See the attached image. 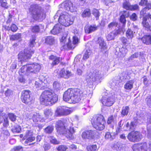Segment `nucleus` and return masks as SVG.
Instances as JSON below:
<instances>
[{
    "label": "nucleus",
    "mask_w": 151,
    "mask_h": 151,
    "mask_svg": "<svg viewBox=\"0 0 151 151\" xmlns=\"http://www.w3.org/2000/svg\"><path fill=\"white\" fill-rule=\"evenodd\" d=\"M59 16L58 21L60 24H56L51 30L52 33L53 35H56L61 32L62 30V26L68 27L73 24L74 18L67 13H61L60 11L57 12L54 16L55 19Z\"/></svg>",
    "instance_id": "nucleus-1"
},
{
    "label": "nucleus",
    "mask_w": 151,
    "mask_h": 151,
    "mask_svg": "<svg viewBox=\"0 0 151 151\" xmlns=\"http://www.w3.org/2000/svg\"><path fill=\"white\" fill-rule=\"evenodd\" d=\"M73 124L69 121L64 120L63 122L58 120L56 123L55 127L57 132L64 134L68 139L73 138V134L75 132Z\"/></svg>",
    "instance_id": "nucleus-2"
},
{
    "label": "nucleus",
    "mask_w": 151,
    "mask_h": 151,
    "mask_svg": "<svg viewBox=\"0 0 151 151\" xmlns=\"http://www.w3.org/2000/svg\"><path fill=\"white\" fill-rule=\"evenodd\" d=\"M82 93L81 91L78 89H68L64 93L63 100L69 103H76L80 100Z\"/></svg>",
    "instance_id": "nucleus-3"
},
{
    "label": "nucleus",
    "mask_w": 151,
    "mask_h": 151,
    "mask_svg": "<svg viewBox=\"0 0 151 151\" xmlns=\"http://www.w3.org/2000/svg\"><path fill=\"white\" fill-rule=\"evenodd\" d=\"M40 103L46 106L51 105L58 100V96L54 93L45 91L42 93L40 97Z\"/></svg>",
    "instance_id": "nucleus-4"
},
{
    "label": "nucleus",
    "mask_w": 151,
    "mask_h": 151,
    "mask_svg": "<svg viewBox=\"0 0 151 151\" xmlns=\"http://www.w3.org/2000/svg\"><path fill=\"white\" fill-rule=\"evenodd\" d=\"M72 43L69 37L67 38V34H65L63 35L60 39L61 45L62 50L74 48L75 45H77L79 42L80 39L77 36H74L73 37Z\"/></svg>",
    "instance_id": "nucleus-5"
},
{
    "label": "nucleus",
    "mask_w": 151,
    "mask_h": 151,
    "mask_svg": "<svg viewBox=\"0 0 151 151\" xmlns=\"http://www.w3.org/2000/svg\"><path fill=\"white\" fill-rule=\"evenodd\" d=\"M29 11L33 19L35 20L42 21L45 17V13L42 10L41 7L37 5L31 6Z\"/></svg>",
    "instance_id": "nucleus-6"
},
{
    "label": "nucleus",
    "mask_w": 151,
    "mask_h": 151,
    "mask_svg": "<svg viewBox=\"0 0 151 151\" xmlns=\"http://www.w3.org/2000/svg\"><path fill=\"white\" fill-rule=\"evenodd\" d=\"M91 122L93 127L97 130L101 131L105 128L106 122L102 115H98L94 116Z\"/></svg>",
    "instance_id": "nucleus-7"
},
{
    "label": "nucleus",
    "mask_w": 151,
    "mask_h": 151,
    "mask_svg": "<svg viewBox=\"0 0 151 151\" xmlns=\"http://www.w3.org/2000/svg\"><path fill=\"white\" fill-rule=\"evenodd\" d=\"M40 68V65L37 63L28 65L21 68L19 74L21 75H22V73L28 75L30 73H35L39 71Z\"/></svg>",
    "instance_id": "nucleus-8"
},
{
    "label": "nucleus",
    "mask_w": 151,
    "mask_h": 151,
    "mask_svg": "<svg viewBox=\"0 0 151 151\" xmlns=\"http://www.w3.org/2000/svg\"><path fill=\"white\" fill-rule=\"evenodd\" d=\"M102 76L101 71L91 70L87 72L86 76V80L88 82L95 81L101 79Z\"/></svg>",
    "instance_id": "nucleus-9"
},
{
    "label": "nucleus",
    "mask_w": 151,
    "mask_h": 151,
    "mask_svg": "<svg viewBox=\"0 0 151 151\" xmlns=\"http://www.w3.org/2000/svg\"><path fill=\"white\" fill-rule=\"evenodd\" d=\"M51 81V79L47 76L45 77L43 76L40 77V81H36L35 86L38 90L40 89H44L47 86Z\"/></svg>",
    "instance_id": "nucleus-10"
},
{
    "label": "nucleus",
    "mask_w": 151,
    "mask_h": 151,
    "mask_svg": "<svg viewBox=\"0 0 151 151\" xmlns=\"http://www.w3.org/2000/svg\"><path fill=\"white\" fill-rule=\"evenodd\" d=\"M32 51L25 49L24 51L21 52L18 55V59L20 61H26L30 58L32 55L33 53Z\"/></svg>",
    "instance_id": "nucleus-11"
},
{
    "label": "nucleus",
    "mask_w": 151,
    "mask_h": 151,
    "mask_svg": "<svg viewBox=\"0 0 151 151\" xmlns=\"http://www.w3.org/2000/svg\"><path fill=\"white\" fill-rule=\"evenodd\" d=\"M59 7L64 9L68 11L73 12L76 11V8L73 6L71 1H66L64 2L59 5Z\"/></svg>",
    "instance_id": "nucleus-12"
},
{
    "label": "nucleus",
    "mask_w": 151,
    "mask_h": 151,
    "mask_svg": "<svg viewBox=\"0 0 151 151\" xmlns=\"http://www.w3.org/2000/svg\"><path fill=\"white\" fill-rule=\"evenodd\" d=\"M72 109L67 107H58L55 111L57 116H66L70 114L72 112Z\"/></svg>",
    "instance_id": "nucleus-13"
},
{
    "label": "nucleus",
    "mask_w": 151,
    "mask_h": 151,
    "mask_svg": "<svg viewBox=\"0 0 151 151\" xmlns=\"http://www.w3.org/2000/svg\"><path fill=\"white\" fill-rule=\"evenodd\" d=\"M54 73H57L59 77L65 79H68L72 76L70 71L65 68H63L59 70L56 69Z\"/></svg>",
    "instance_id": "nucleus-14"
},
{
    "label": "nucleus",
    "mask_w": 151,
    "mask_h": 151,
    "mask_svg": "<svg viewBox=\"0 0 151 151\" xmlns=\"http://www.w3.org/2000/svg\"><path fill=\"white\" fill-rule=\"evenodd\" d=\"M142 137V135L139 132L132 131L129 133L127 138L130 141L134 142L139 141Z\"/></svg>",
    "instance_id": "nucleus-15"
},
{
    "label": "nucleus",
    "mask_w": 151,
    "mask_h": 151,
    "mask_svg": "<svg viewBox=\"0 0 151 151\" xmlns=\"http://www.w3.org/2000/svg\"><path fill=\"white\" fill-rule=\"evenodd\" d=\"M101 101L103 105L107 106H112L115 102L114 99L113 97L109 96L106 95L103 96Z\"/></svg>",
    "instance_id": "nucleus-16"
},
{
    "label": "nucleus",
    "mask_w": 151,
    "mask_h": 151,
    "mask_svg": "<svg viewBox=\"0 0 151 151\" xmlns=\"http://www.w3.org/2000/svg\"><path fill=\"white\" fill-rule=\"evenodd\" d=\"M35 139V137L33 136L32 132L31 130H28L27 131L26 134L22 140H26L24 141V144L26 145L33 141Z\"/></svg>",
    "instance_id": "nucleus-17"
},
{
    "label": "nucleus",
    "mask_w": 151,
    "mask_h": 151,
    "mask_svg": "<svg viewBox=\"0 0 151 151\" xmlns=\"http://www.w3.org/2000/svg\"><path fill=\"white\" fill-rule=\"evenodd\" d=\"M30 91L28 90L24 91L22 93L21 99L22 101L26 104H30L31 99L29 95Z\"/></svg>",
    "instance_id": "nucleus-18"
},
{
    "label": "nucleus",
    "mask_w": 151,
    "mask_h": 151,
    "mask_svg": "<svg viewBox=\"0 0 151 151\" xmlns=\"http://www.w3.org/2000/svg\"><path fill=\"white\" fill-rule=\"evenodd\" d=\"M95 132L91 130L85 131L83 132L81 136L83 139H91L95 137Z\"/></svg>",
    "instance_id": "nucleus-19"
},
{
    "label": "nucleus",
    "mask_w": 151,
    "mask_h": 151,
    "mask_svg": "<svg viewBox=\"0 0 151 151\" xmlns=\"http://www.w3.org/2000/svg\"><path fill=\"white\" fill-rule=\"evenodd\" d=\"M98 43L99 44V49L101 52L103 53H106L107 51L108 47L105 42L104 39L101 37L98 38Z\"/></svg>",
    "instance_id": "nucleus-20"
},
{
    "label": "nucleus",
    "mask_w": 151,
    "mask_h": 151,
    "mask_svg": "<svg viewBox=\"0 0 151 151\" xmlns=\"http://www.w3.org/2000/svg\"><path fill=\"white\" fill-rule=\"evenodd\" d=\"M124 30L122 29H119L116 31H114L110 32L107 36L106 38L108 41L114 39L117 34H123Z\"/></svg>",
    "instance_id": "nucleus-21"
},
{
    "label": "nucleus",
    "mask_w": 151,
    "mask_h": 151,
    "mask_svg": "<svg viewBox=\"0 0 151 151\" xmlns=\"http://www.w3.org/2000/svg\"><path fill=\"white\" fill-rule=\"evenodd\" d=\"M134 151H146L147 144L146 143L134 145L132 147Z\"/></svg>",
    "instance_id": "nucleus-22"
},
{
    "label": "nucleus",
    "mask_w": 151,
    "mask_h": 151,
    "mask_svg": "<svg viewBox=\"0 0 151 151\" xmlns=\"http://www.w3.org/2000/svg\"><path fill=\"white\" fill-rule=\"evenodd\" d=\"M32 120L34 122H37L40 121L41 122H45V119L41 118V116L39 114L36 113L34 114L32 117Z\"/></svg>",
    "instance_id": "nucleus-23"
},
{
    "label": "nucleus",
    "mask_w": 151,
    "mask_h": 151,
    "mask_svg": "<svg viewBox=\"0 0 151 151\" xmlns=\"http://www.w3.org/2000/svg\"><path fill=\"white\" fill-rule=\"evenodd\" d=\"M137 124V123L135 121L132 122L130 125H129V123L128 122L124 127V128H126V129H124V130L128 131L132 130L136 127Z\"/></svg>",
    "instance_id": "nucleus-24"
},
{
    "label": "nucleus",
    "mask_w": 151,
    "mask_h": 151,
    "mask_svg": "<svg viewBox=\"0 0 151 151\" xmlns=\"http://www.w3.org/2000/svg\"><path fill=\"white\" fill-rule=\"evenodd\" d=\"M97 28V27L95 25L87 26L85 27V31L86 33H90L96 31Z\"/></svg>",
    "instance_id": "nucleus-25"
},
{
    "label": "nucleus",
    "mask_w": 151,
    "mask_h": 151,
    "mask_svg": "<svg viewBox=\"0 0 151 151\" xmlns=\"http://www.w3.org/2000/svg\"><path fill=\"white\" fill-rule=\"evenodd\" d=\"M143 42L146 45L151 44V36L150 35H145L142 38Z\"/></svg>",
    "instance_id": "nucleus-26"
},
{
    "label": "nucleus",
    "mask_w": 151,
    "mask_h": 151,
    "mask_svg": "<svg viewBox=\"0 0 151 151\" xmlns=\"http://www.w3.org/2000/svg\"><path fill=\"white\" fill-rule=\"evenodd\" d=\"M112 147L114 150H116L117 151H124V149L122 145L119 143L114 145Z\"/></svg>",
    "instance_id": "nucleus-27"
},
{
    "label": "nucleus",
    "mask_w": 151,
    "mask_h": 151,
    "mask_svg": "<svg viewBox=\"0 0 151 151\" xmlns=\"http://www.w3.org/2000/svg\"><path fill=\"white\" fill-rule=\"evenodd\" d=\"M134 82L132 80L127 82L124 85V88L127 90H130L133 87Z\"/></svg>",
    "instance_id": "nucleus-28"
},
{
    "label": "nucleus",
    "mask_w": 151,
    "mask_h": 151,
    "mask_svg": "<svg viewBox=\"0 0 151 151\" xmlns=\"http://www.w3.org/2000/svg\"><path fill=\"white\" fill-rule=\"evenodd\" d=\"M149 14H148L147 16H145L143 17L142 19V23L143 27L147 29L148 28L149 25L148 23L147 22V18L148 17H149V16H148Z\"/></svg>",
    "instance_id": "nucleus-29"
},
{
    "label": "nucleus",
    "mask_w": 151,
    "mask_h": 151,
    "mask_svg": "<svg viewBox=\"0 0 151 151\" xmlns=\"http://www.w3.org/2000/svg\"><path fill=\"white\" fill-rule=\"evenodd\" d=\"M62 84L58 81L54 82L53 84V87L54 90L58 91L60 90L62 88Z\"/></svg>",
    "instance_id": "nucleus-30"
},
{
    "label": "nucleus",
    "mask_w": 151,
    "mask_h": 151,
    "mask_svg": "<svg viewBox=\"0 0 151 151\" xmlns=\"http://www.w3.org/2000/svg\"><path fill=\"white\" fill-rule=\"evenodd\" d=\"M4 27L7 30H11L13 32H15L17 29L18 28L15 24H12L11 27L9 26H4Z\"/></svg>",
    "instance_id": "nucleus-31"
},
{
    "label": "nucleus",
    "mask_w": 151,
    "mask_h": 151,
    "mask_svg": "<svg viewBox=\"0 0 151 151\" xmlns=\"http://www.w3.org/2000/svg\"><path fill=\"white\" fill-rule=\"evenodd\" d=\"M126 36L128 39H132L134 37L133 32L131 29H128L126 32Z\"/></svg>",
    "instance_id": "nucleus-32"
},
{
    "label": "nucleus",
    "mask_w": 151,
    "mask_h": 151,
    "mask_svg": "<svg viewBox=\"0 0 151 151\" xmlns=\"http://www.w3.org/2000/svg\"><path fill=\"white\" fill-rule=\"evenodd\" d=\"M45 42L50 45H53L55 43L54 39L52 37H48L45 39Z\"/></svg>",
    "instance_id": "nucleus-33"
},
{
    "label": "nucleus",
    "mask_w": 151,
    "mask_h": 151,
    "mask_svg": "<svg viewBox=\"0 0 151 151\" xmlns=\"http://www.w3.org/2000/svg\"><path fill=\"white\" fill-rule=\"evenodd\" d=\"M92 53V51L89 49H87L83 56V59L86 60L88 58Z\"/></svg>",
    "instance_id": "nucleus-34"
},
{
    "label": "nucleus",
    "mask_w": 151,
    "mask_h": 151,
    "mask_svg": "<svg viewBox=\"0 0 151 151\" xmlns=\"http://www.w3.org/2000/svg\"><path fill=\"white\" fill-rule=\"evenodd\" d=\"M21 36L20 34L17 33L15 35H11L10 37V39L12 40H19L21 39Z\"/></svg>",
    "instance_id": "nucleus-35"
},
{
    "label": "nucleus",
    "mask_w": 151,
    "mask_h": 151,
    "mask_svg": "<svg viewBox=\"0 0 151 151\" xmlns=\"http://www.w3.org/2000/svg\"><path fill=\"white\" fill-rule=\"evenodd\" d=\"M129 110V108L128 106H126L125 107H123L122 108V116H124L125 115H127L128 113Z\"/></svg>",
    "instance_id": "nucleus-36"
},
{
    "label": "nucleus",
    "mask_w": 151,
    "mask_h": 151,
    "mask_svg": "<svg viewBox=\"0 0 151 151\" xmlns=\"http://www.w3.org/2000/svg\"><path fill=\"white\" fill-rule=\"evenodd\" d=\"M97 149V146L96 145H90L87 147L88 151H96Z\"/></svg>",
    "instance_id": "nucleus-37"
},
{
    "label": "nucleus",
    "mask_w": 151,
    "mask_h": 151,
    "mask_svg": "<svg viewBox=\"0 0 151 151\" xmlns=\"http://www.w3.org/2000/svg\"><path fill=\"white\" fill-rule=\"evenodd\" d=\"M91 14L90 11L89 9H85L82 12V17H89Z\"/></svg>",
    "instance_id": "nucleus-38"
},
{
    "label": "nucleus",
    "mask_w": 151,
    "mask_h": 151,
    "mask_svg": "<svg viewBox=\"0 0 151 151\" xmlns=\"http://www.w3.org/2000/svg\"><path fill=\"white\" fill-rule=\"evenodd\" d=\"M54 129V127L52 126H49L44 129L45 132L47 134H50Z\"/></svg>",
    "instance_id": "nucleus-39"
},
{
    "label": "nucleus",
    "mask_w": 151,
    "mask_h": 151,
    "mask_svg": "<svg viewBox=\"0 0 151 151\" xmlns=\"http://www.w3.org/2000/svg\"><path fill=\"white\" fill-rule=\"evenodd\" d=\"M44 114L45 117L47 118H50L53 114V112L51 110H46L44 112Z\"/></svg>",
    "instance_id": "nucleus-40"
},
{
    "label": "nucleus",
    "mask_w": 151,
    "mask_h": 151,
    "mask_svg": "<svg viewBox=\"0 0 151 151\" xmlns=\"http://www.w3.org/2000/svg\"><path fill=\"white\" fill-rule=\"evenodd\" d=\"M125 1L123 4V7L127 10H130V4L129 2V0H124Z\"/></svg>",
    "instance_id": "nucleus-41"
},
{
    "label": "nucleus",
    "mask_w": 151,
    "mask_h": 151,
    "mask_svg": "<svg viewBox=\"0 0 151 151\" xmlns=\"http://www.w3.org/2000/svg\"><path fill=\"white\" fill-rule=\"evenodd\" d=\"M129 46L128 45H124L122 48L120 49V52L124 55L126 54L127 51V48L129 47Z\"/></svg>",
    "instance_id": "nucleus-42"
},
{
    "label": "nucleus",
    "mask_w": 151,
    "mask_h": 151,
    "mask_svg": "<svg viewBox=\"0 0 151 151\" xmlns=\"http://www.w3.org/2000/svg\"><path fill=\"white\" fill-rule=\"evenodd\" d=\"M92 14L95 16L96 20L98 19L100 15V13L99 11L95 9L93 10Z\"/></svg>",
    "instance_id": "nucleus-43"
},
{
    "label": "nucleus",
    "mask_w": 151,
    "mask_h": 151,
    "mask_svg": "<svg viewBox=\"0 0 151 151\" xmlns=\"http://www.w3.org/2000/svg\"><path fill=\"white\" fill-rule=\"evenodd\" d=\"M21 130V128L20 126L17 125L12 129V130L13 132L19 133Z\"/></svg>",
    "instance_id": "nucleus-44"
},
{
    "label": "nucleus",
    "mask_w": 151,
    "mask_h": 151,
    "mask_svg": "<svg viewBox=\"0 0 151 151\" xmlns=\"http://www.w3.org/2000/svg\"><path fill=\"white\" fill-rule=\"evenodd\" d=\"M62 60V58H61L57 57L55 58V59L53 60L52 63V65H57Z\"/></svg>",
    "instance_id": "nucleus-45"
},
{
    "label": "nucleus",
    "mask_w": 151,
    "mask_h": 151,
    "mask_svg": "<svg viewBox=\"0 0 151 151\" xmlns=\"http://www.w3.org/2000/svg\"><path fill=\"white\" fill-rule=\"evenodd\" d=\"M147 136L149 138L151 139V125H147Z\"/></svg>",
    "instance_id": "nucleus-46"
},
{
    "label": "nucleus",
    "mask_w": 151,
    "mask_h": 151,
    "mask_svg": "<svg viewBox=\"0 0 151 151\" xmlns=\"http://www.w3.org/2000/svg\"><path fill=\"white\" fill-rule=\"evenodd\" d=\"M40 29V28L38 26L35 25L32 27L31 30L33 32L36 33L39 32Z\"/></svg>",
    "instance_id": "nucleus-47"
},
{
    "label": "nucleus",
    "mask_w": 151,
    "mask_h": 151,
    "mask_svg": "<svg viewBox=\"0 0 151 151\" xmlns=\"http://www.w3.org/2000/svg\"><path fill=\"white\" fill-rule=\"evenodd\" d=\"M120 40L122 43L124 44V45L126 46L128 45V46H129V44L127 43V40L125 37H122L121 38Z\"/></svg>",
    "instance_id": "nucleus-48"
},
{
    "label": "nucleus",
    "mask_w": 151,
    "mask_h": 151,
    "mask_svg": "<svg viewBox=\"0 0 151 151\" xmlns=\"http://www.w3.org/2000/svg\"><path fill=\"white\" fill-rule=\"evenodd\" d=\"M105 137L106 139H110V140H111L113 139L110 133L109 132H106L105 135Z\"/></svg>",
    "instance_id": "nucleus-49"
},
{
    "label": "nucleus",
    "mask_w": 151,
    "mask_h": 151,
    "mask_svg": "<svg viewBox=\"0 0 151 151\" xmlns=\"http://www.w3.org/2000/svg\"><path fill=\"white\" fill-rule=\"evenodd\" d=\"M67 148L64 145H60L57 148L58 151H65Z\"/></svg>",
    "instance_id": "nucleus-50"
},
{
    "label": "nucleus",
    "mask_w": 151,
    "mask_h": 151,
    "mask_svg": "<svg viewBox=\"0 0 151 151\" xmlns=\"http://www.w3.org/2000/svg\"><path fill=\"white\" fill-rule=\"evenodd\" d=\"M8 115L9 118L12 121H14L16 120V117L14 114L10 113Z\"/></svg>",
    "instance_id": "nucleus-51"
},
{
    "label": "nucleus",
    "mask_w": 151,
    "mask_h": 151,
    "mask_svg": "<svg viewBox=\"0 0 151 151\" xmlns=\"http://www.w3.org/2000/svg\"><path fill=\"white\" fill-rule=\"evenodd\" d=\"M117 23L116 22H113L109 24L108 27L109 28H112L117 26Z\"/></svg>",
    "instance_id": "nucleus-52"
},
{
    "label": "nucleus",
    "mask_w": 151,
    "mask_h": 151,
    "mask_svg": "<svg viewBox=\"0 0 151 151\" xmlns=\"http://www.w3.org/2000/svg\"><path fill=\"white\" fill-rule=\"evenodd\" d=\"M146 101L147 105L150 106H151V96H149L146 99Z\"/></svg>",
    "instance_id": "nucleus-53"
},
{
    "label": "nucleus",
    "mask_w": 151,
    "mask_h": 151,
    "mask_svg": "<svg viewBox=\"0 0 151 151\" xmlns=\"http://www.w3.org/2000/svg\"><path fill=\"white\" fill-rule=\"evenodd\" d=\"M137 18V17L134 13H133L130 17V19L133 21L136 20Z\"/></svg>",
    "instance_id": "nucleus-54"
},
{
    "label": "nucleus",
    "mask_w": 151,
    "mask_h": 151,
    "mask_svg": "<svg viewBox=\"0 0 151 151\" xmlns=\"http://www.w3.org/2000/svg\"><path fill=\"white\" fill-rule=\"evenodd\" d=\"M114 120V117L113 116H111L109 117L108 118L107 121V123L108 124H111L112 122H113Z\"/></svg>",
    "instance_id": "nucleus-55"
},
{
    "label": "nucleus",
    "mask_w": 151,
    "mask_h": 151,
    "mask_svg": "<svg viewBox=\"0 0 151 151\" xmlns=\"http://www.w3.org/2000/svg\"><path fill=\"white\" fill-rule=\"evenodd\" d=\"M139 8L137 4H135L134 5H131L130 10H137Z\"/></svg>",
    "instance_id": "nucleus-56"
},
{
    "label": "nucleus",
    "mask_w": 151,
    "mask_h": 151,
    "mask_svg": "<svg viewBox=\"0 0 151 151\" xmlns=\"http://www.w3.org/2000/svg\"><path fill=\"white\" fill-rule=\"evenodd\" d=\"M146 6L144 8H146L147 10L151 9V3L150 2H148L145 5Z\"/></svg>",
    "instance_id": "nucleus-57"
},
{
    "label": "nucleus",
    "mask_w": 151,
    "mask_h": 151,
    "mask_svg": "<svg viewBox=\"0 0 151 151\" xmlns=\"http://www.w3.org/2000/svg\"><path fill=\"white\" fill-rule=\"evenodd\" d=\"M50 141L52 143L55 144H58L59 143L58 141L53 137H52V139H50Z\"/></svg>",
    "instance_id": "nucleus-58"
},
{
    "label": "nucleus",
    "mask_w": 151,
    "mask_h": 151,
    "mask_svg": "<svg viewBox=\"0 0 151 151\" xmlns=\"http://www.w3.org/2000/svg\"><path fill=\"white\" fill-rule=\"evenodd\" d=\"M13 149L15 151H22L23 150L22 147L20 146L15 147Z\"/></svg>",
    "instance_id": "nucleus-59"
},
{
    "label": "nucleus",
    "mask_w": 151,
    "mask_h": 151,
    "mask_svg": "<svg viewBox=\"0 0 151 151\" xmlns=\"http://www.w3.org/2000/svg\"><path fill=\"white\" fill-rule=\"evenodd\" d=\"M148 2V0H141L139 4L140 6H143L145 5Z\"/></svg>",
    "instance_id": "nucleus-60"
},
{
    "label": "nucleus",
    "mask_w": 151,
    "mask_h": 151,
    "mask_svg": "<svg viewBox=\"0 0 151 151\" xmlns=\"http://www.w3.org/2000/svg\"><path fill=\"white\" fill-rule=\"evenodd\" d=\"M147 11V10L146 9V8H144L140 12V15L141 16H144V15L146 14V11ZM146 15H145V16ZM147 16H148V15H147Z\"/></svg>",
    "instance_id": "nucleus-61"
},
{
    "label": "nucleus",
    "mask_w": 151,
    "mask_h": 151,
    "mask_svg": "<svg viewBox=\"0 0 151 151\" xmlns=\"http://www.w3.org/2000/svg\"><path fill=\"white\" fill-rule=\"evenodd\" d=\"M1 6L5 9H7L8 8V6L7 5V4L6 2L2 1L1 3Z\"/></svg>",
    "instance_id": "nucleus-62"
},
{
    "label": "nucleus",
    "mask_w": 151,
    "mask_h": 151,
    "mask_svg": "<svg viewBox=\"0 0 151 151\" xmlns=\"http://www.w3.org/2000/svg\"><path fill=\"white\" fill-rule=\"evenodd\" d=\"M125 18L126 17L123 15H121L120 18V22L123 24H125L126 23V21Z\"/></svg>",
    "instance_id": "nucleus-63"
},
{
    "label": "nucleus",
    "mask_w": 151,
    "mask_h": 151,
    "mask_svg": "<svg viewBox=\"0 0 151 151\" xmlns=\"http://www.w3.org/2000/svg\"><path fill=\"white\" fill-rule=\"evenodd\" d=\"M35 38H33L32 40H31L29 45L31 47H33L34 46L35 44Z\"/></svg>",
    "instance_id": "nucleus-64"
}]
</instances>
